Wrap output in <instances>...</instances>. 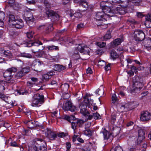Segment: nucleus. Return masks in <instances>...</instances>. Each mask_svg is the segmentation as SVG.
<instances>
[{"label": "nucleus", "instance_id": "obj_1", "mask_svg": "<svg viewBox=\"0 0 151 151\" xmlns=\"http://www.w3.org/2000/svg\"><path fill=\"white\" fill-rule=\"evenodd\" d=\"M133 84L131 90L132 93H138L141 90L144 89L145 82L142 78L139 76H136L133 79Z\"/></svg>", "mask_w": 151, "mask_h": 151}, {"label": "nucleus", "instance_id": "obj_2", "mask_svg": "<svg viewBox=\"0 0 151 151\" xmlns=\"http://www.w3.org/2000/svg\"><path fill=\"white\" fill-rule=\"evenodd\" d=\"M76 49L80 52L83 53L82 56L83 59L86 60L88 58L90 55V49L86 45L80 44L76 47Z\"/></svg>", "mask_w": 151, "mask_h": 151}, {"label": "nucleus", "instance_id": "obj_3", "mask_svg": "<svg viewBox=\"0 0 151 151\" xmlns=\"http://www.w3.org/2000/svg\"><path fill=\"white\" fill-rule=\"evenodd\" d=\"M44 102V98L43 95L39 93L35 94L33 97L31 105L33 106H40Z\"/></svg>", "mask_w": 151, "mask_h": 151}, {"label": "nucleus", "instance_id": "obj_4", "mask_svg": "<svg viewBox=\"0 0 151 151\" xmlns=\"http://www.w3.org/2000/svg\"><path fill=\"white\" fill-rule=\"evenodd\" d=\"M138 105V103L136 101L122 105L120 107V111L123 112L131 110L137 107Z\"/></svg>", "mask_w": 151, "mask_h": 151}, {"label": "nucleus", "instance_id": "obj_5", "mask_svg": "<svg viewBox=\"0 0 151 151\" xmlns=\"http://www.w3.org/2000/svg\"><path fill=\"white\" fill-rule=\"evenodd\" d=\"M63 108L65 111H70L71 112H74L76 110V107L73 105L70 101H67L63 104Z\"/></svg>", "mask_w": 151, "mask_h": 151}, {"label": "nucleus", "instance_id": "obj_6", "mask_svg": "<svg viewBox=\"0 0 151 151\" xmlns=\"http://www.w3.org/2000/svg\"><path fill=\"white\" fill-rule=\"evenodd\" d=\"M17 70V69L15 67H12L8 68L4 73L3 76L4 78H6V80L9 81L12 78V73L15 72Z\"/></svg>", "mask_w": 151, "mask_h": 151}, {"label": "nucleus", "instance_id": "obj_7", "mask_svg": "<svg viewBox=\"0 0 151 151\" xmlns=\"http://www.w3.org/2000/svg\"><path fill=\"white\" fill-rule=\"evenodd\" d=\"M134 37L136 41H142L144 40L145 34L142 31L137 30L134 32Z\"/></svg>", "mask_w": 151, "mask_h": 151}, {"label": "nucleus", "instance_id": "obj_8", "mask_svg": "<svg viewBox=\"0 0 151 151\" xmlns=\"http://www.w3.org/2000/svg\"><path fill=\"white\" fill-rule=\"evenodd\" d=\"M140 120L143 122L147 121L151 119L150 114L147 111H142L141 112Z\"/></svg>", "mask_w": 151, "mask_h": 151}, {"label": "nucleus", "instance_id": "obj_9", "mask_svg": "<svg viewBox=\"0 0 151 151\" xmlns=\"http://www.w3.org/2000/svg\"><path fill=\"white\" fill-rule=\"evenodd\" d=\"M105 9H104V12L109 17L113 16V13L110 8L112 5V4L109 2L106 1Z\"/></svg>", "mask_w": 151, "mask_h": 151}, {"label": "nucleus", "instance_id": "obj_10", "mask_svg": "<svg viewBox=\"0 0 151 151\" xmlns=\"http://www.w3.org/2000/svg\"><path fill=\"white\" fill-rule=\"evenodd\" d=\"M126 13L125 8L120 6L117 7L112 10V13H113V16L114 14H119L121 15L124 14Z\"/></svg>", "mask_w": 151, "mask_h": 151}, {"label": "nucleus", "instance_id": "obj_11", "mask_svg": "<svg viewBox=\"0 0 151 151\" xmlns=\"http://www.w3.org/2000/svg\"><path fill=\"white\" fill-rule=\"evenodd\" d=\"M46 14L48 17H51L52 20L54 19V20H53L54 21L57 20L59 19L58 14L51 10H49L46 11Z\"/></svg>", "mask_w": 151, "mask_h": 151}, {"label": "nucleus", "instance_id": "obj_12", "mask_svg": "<svg viewBox=\"0 0 151 151\" xmlns=\"http://www.w3.org/2000/svg\"><path fill=\"white\" fill-rule=\"evenodd\" d=\"M106 16H108L103 11L101 12H98L96 13V18L98 20H106L105 18Z\"/></svg>", "mask_w": 151, "mask_h": 151}, {"label": "nucleus", "instance_id": "obj_13", "mask_svg": "<svg viewBox=\"0 0 151 151\" xmlns=\"http://www.w3.org/2000/svg\"><path fill=\"white\" fill-rule=\"evenodd\" d=\"M87 105L84 102H81L79 105V108L80 109V113L84 116L88 115L89 112L87 110Z\"/></svg>", "mask_w": 151, "mask_h": 151}, {"label": "nucleus", "instance_id": "obj_14", "mask_svg": "<svg viewBox=\"0 0 151 151\" xmlns=\"http://www.w3.org/2000/svg\"><path fill=\"white\" fill-rule=\"evenodd\" d=\"M45 141L43 139L40 138H35L34 139V145L32 147L30 148H34V150H37V148L40 145H42V141Z\"/></svg>", "mask_w": 151, "mask_h": 151}, {"label": "nucleus", "instance_id": "obj_15", "mask_svg": "<svg viewBox=\"0 0 151 151\" xmlns=\"http://www.w3.org/2000/svg\"><path fill=\"white\" fill-rule=\"evenodd\" d=\"M42 145H40V146L37 148V150H35L34 148H29L28 151H46L47 149L46 144L45 141H43Z\"/></svg>", "mask_w": 151, "mask_h": 151}, {"label": "nucleus", "instance_id": "obj_16", "mask_svg": "<svg viewBox=\"0 0 151 151\" xmlns=\"http://www.w3.org/2000/svg\"><path fill=\"white\" fill-rule=\"evenodd\" d=\"M43 64V63L42 61H40L39 59H36L33 61L32 64V67L33 69H34V70L37 71V70L34 68H38L40 67V66Z\"/></svg>", "mask_w": 151, "mask_h": 151}, {"label": "nucleus", "instance_id": "obj_17", "mask_svg": "<svg viewBox=\"0 0 151 151\" xmlns=\"http://www.w3.org/2000/svg\"><path fill=\"white\" fill-rule=\"evenodd\" d=\"M25 20L27 23L29 24L30 23H33L34 18L32 14L30 12H27L25 17Z\"/></svg>", "mask_w": 151, "mask_h": 151}, {"label": "nucleus", "instance_id": "obj_18", "mask_svg": "<svg viewBox=\"0 0 151 151\" xmlns=\"http://www.w3.org/2000/svg\"><path fill=\"white\" fill-rule=\"evenodd\" d=\"M12 24L16 28L18 29L21 28L24 26V24L22 20H16L15 22L12 23Z\"/></svg>", "mask_w": 151, "mask_h": 151}, {"label": "nucleus", "instance_id": "obj_19", "mask_svg": "<svg viewBox=\"0 0 151 151\" xmlns=\"http://www.w3.org/2000/svg\"><path fill=\"white\" fill-rule=\"evenodd\" d=\"M47 134L48 137L51 140H54L57 137V134L55 132H52L50 130H47Z\"/></svg>", "mask_w": 151, "mask_h": 151}, {"label": "nucleus", "instance_id": "obj_20", "mask_svg": "<svg viewBox=\"0 0 151 151\" xmlns=\"http://www.w3.org/2000/svg\"><path fill=\"white\" fill-rule=\"evenodd\" d=\"M103 133L104 140H109V141H111L113 137L111 134L106 131L103 132Z\"/></svg>", "mask_w": 151, "mask_h": 151}, {"label": "nucleus", "instance_id": "obj_21", "mask_svg": "<svg viewBox=\"0 0 151 151\" xmlns=\"http://www.w3.org/2000/svg\"><path fill=\"white\" fill-rule=\"evenodd\" d=\"M144 46L148 50L151 49V39L145 40L144 41Z\"/></svg>", "mask_w": 151, "mask_h": 151}, {"label": "nucleus", "instance_id": "obj_22", "mask_svg": "<svg viewBox=\"0 0 151 151\" xmlns=\"http://www.w3.org/2000/svg\"><path fill=\"white\" fill-rule=\"evenodd\" d=\"M53 67L54 70L58 71H61L66 68L65 66L58 64L55 65Z\"/></svg>", "mask_w": 151, "mask_h": 151}, {"label": "nucleus", "instance_id": "obj_23", "mask_svg": "<svg viewBox=\"0 0 151 151\" xmlns=\"http://www.w3.org/2000/svg\"><path fill=\"white\" fill-rule=\"evenodd\" d=\"M138 139L139 141L143 140L144 138L145 134V132L144 130L139 129L138 130Z\"/></svg>", "mask_w": 151, "mask_h": 151}, {"label": "nucleus", "instance_id": "obj_24", "mask_svg": "<svg viewBox=\"0 0 151 151\" xmlns=\"http://www.w3.org/2000/svg\"><path fill=\"white\" fill-rule=\"evenodd\" d=\"M124 39L123 37L117 38L115 39L113 42V43L115 46H117L119 45L122 42L124 41Z\"/></svg>", "mask_w": 151, "mask_h": 151}, {"label": "nucleus", "instance_id": "obj_25", "mask_svg": "<svg viewBox=\"0 0 151 151\" xmlns=\"http://www.w3.org/2000/svg\"><path fill=\"white\" fill-rule=\"evenodd\" d=\"M111 31L110 30H108L106 34L103 36V40L106 41L111 37Z\"/></svg>", "mask_w": 151, "mask_h": 151}, {"label": "nucleus", "instance_id": "obj_26", "mask_svg": "<svg viewBox=\"0 0 151 151\" xmlns=\"http://www.w3.org/2000/svg\"><path fill=\"white\" fill-rule=\"evenodd\" d=\"M78 125L76 121L72 122L71 123V127L74 130V133L77 134L78 132Z\"/></svg>", "mask_w": 151, "mask_h": 151}, {"label": "nucleus", "instance_id": "obj_27", "mask_svg": "<svg viewBox=\"0 0 151 151\" xmlns=\"http://www.w3.org/2000/svg\"><path fill=\"white\" fill-rule=\"evenodd\" d=\"M110 54L111 57L113 60L116 59L119 57V54L114 50H112L111 51Z\"/></svg>", "mask_w": 151, "mask_h": 151}, {"label": "nucleus", "instance_id": "obj_28", "mask_svg": "<svg viewBox=\"0 0 151 151\" xmlns=\"http://www.w3.org/2000/svg\"><path fill=\"white\" fill-rule=\"evenodd\" d=\"M79 5L85 9H87L88 7V4L87 2L85 0H81L79 2ZM85 9H84L85 10Z\"/></svg>", "mask_w": 151, "mask_h": 151}, {"label": "nucleus", "instance_id": "obj_29", "mask_svg": "<svg viewBox=\"0 0 151 151\" xmlns=\"http://www.w3.org/2000/svg\"><path fill=\"white\" fill-rule=\"evenodd\" d=\"M35 122L32 121H28L26 122L28 128L30 129H32L35 127Z\"/></svg>", "mask_w": 151, "mask_h": 151}, {"label": "nucleus", "instance_id": "obj_30", "mask_svg": "<svg viewBox=\"0 0 151 151\" xmlns=\"http://www.w3.org/2000/svg\"><path fill=\"white\" fill-rule=\"evenodd\" d=\"M3 55L5 56V57H7L9 58H12L13 55L10 51L8 50H5L3 52Z\"/></svg>", "mask_w": 151, "mask_h": 151}, {"label": "nucleus", "instance_id": "obj_31", "mask_svg": "<svg viewBox=\"0 0 151 151\" xmlns=\"http://www.w3.org/2000/svg\"><path fill=\"white\" fill-rule=\"evenodd\" d=\"M25 74L21 70L17 73L15 75V77L17 79H19L23 76Z\"/></svg>", "mask_w": 151, "mask_h": 151}, {"label": "nucleus", "instance_id": "obj_32", "mask_svg": "<svg viewBox=\"0 0 151 151\" xmlns=\"http://www.w3.org/2000/svg\"><path fill=\"white\" fill-rule=\"evenodd\" d=\"M84 101L82 102H84V104L87 105L88 104L90 99H91L90 96L86 95L85 96L83 97Z\"/></svg>", "mask_w": 151, "mask_h": 151}, {"label": "nucleus", "instance_id": "obj_33", "mask_svg": "<svg viewBox=\"0 0 151 151\" xmlns=\"http://www.w3.org/2000/svg\"><path fill=\"white\" fill-rule=\"evenodd\" d=\"M69 86L68 84L65 83L61 86V88L63 91H66L68 90Z\"/></svg>", "mask_w": 151, "mask_h": 151}, {"label": "nucleus", "instance_id": "obj_34", "mask_svg": "<svg viewBox=\"0 0 151 151\" xmlns=\"http://www.w3.org/2000/svg\"><path fill=\"white\" fill-rule=\"evenodd\" d=\"M24 74L28 73L30 70V67L29 66H27L22 68L21 70Z\"/></svg>", "mask_w": 151, "mask_h": 151}, {"label": "nucleus", "instance_id": "obj_35", "mask_svg": "<svg viewBox=\"0 0 151 151\" xmlns=\"http://www.w3.org/2000/svg\"><path fill=\"white\" fill-rule=\"evenodd\" d=\"M17 20V19H16L15 18L14 16L13 15H10L9 16V23H14V22H15V21Z\"/></svg>", "mask_w": 151, "mask_h": 151}, {"label": "nucleus", "instance_id": "obj_36", "mask_svg": "<svg viewBox=\"0 0 151 151\" xmlns=\"http://www.w3.org/2000/svg\"><path fill=\"white\" fill-rule=\"evenodd\" d=\"M78 50L76 49V51L74 52L73 55V58L76 60H77L79 58L80 56L79 55Z\"/></svg>", "mask_w": 151, "mask_h": 151}, {"label": "nucleus", "instance_id": "obj_37", "mask_svg": "<svg viewBox=\"0 0 151 151\" xmlns=\"http://www.w3.org/2000/svg\"><path fill=\"white\" fill-rule=\"evenodd\" d=\"M48 50H59L58 47V46L52 45L48 46L47 47Z\"/></svg>", "mask_w": 151, "mask_h": 151}, {"label": "nucleus", "instance_id": "obj_38", "mask_svg": "<svg viewBox=\"0 0 151 151\" xmlns=\"http://www.w3.org/2000/svg\"><path fill=\"white\" fill-rule=\"evenodd\" d=\"M42 45V43L40 41H38L37 42H35L31 43V45L28 46L31 47L33 46H35L37 47L38 46L40 45Z\"/></svg>", "mask_w": 151, "mask_h": 151}, {"label": "nucleus", "instance_id": "obj_39", "mask_svg": "<svg viewBox=\"0 0 151 151\" xmlns=\"http://www.w3.org/2000/svg\"><path fill=\"white\" fill-rule=\"evenodd\" d=\"M129 0H126L125 1H122V3H120L122 4L121 6L126 8L129 5Z\"/></svg>", "mask_w": 151, "mask_h": 151}, {"label": "nucleus", "instance_id": "obj_40", "mask_svg": "<svg viewBox=\"0 0 151 151\" xmlns=\"http://www.w3.org/2000/svg\"><path fill=\"white\" fill-rule=\"evenodd\" d=\"M21 55L22 57L28 58H31L32 56V55L29 54L27 53L24 52L21 53Z\"/></svg>", "mask_w": 151, "mask_h": 151}, {"label": "nucleus", "instance_id": "obj_41", "mask_svg": "<svg viewBox=\"0 0 151 151\" xmlns=\"http://www.w3.org/2000/svg\"><path fill=\"white\" fill-rule=\"evenodd\" d=\"M53 25L51 24L46 28V31L47 32H49L53 30Z\"/></svg>", "mask_w": 151, "mask_h": 151}, {"label": "nucleus", "instance_id": "obj_42", "mask_svg": "<svg viewBox=\"0 0 151 151\" xmlns=\"http://www.w3.org/2000/svg\"><path fill=\"white\" fill-rule=\"evenodd\" d=\"M84 133L86 135L90 136L92 135V132L90 129H87L84 131Z\"/></svg>", "mask_w": 151, "mask_h": 151}, {"label": "nucleus", "instance_id": "obj_43", "mask_svg": "<svg viewBox=\"0 0 151 151\" xmlns=\"http://www.w3.org/2000/svg\"><path fill=\"white\" fill-rule=\"evenodd\" d=\"M0 98L5 102H6V100L8 99V97L5 95L3 93H2L0 92Z\"/></svg>", "mask_w": 151, "mask_h": 151}, {"label": "nucleus", "instance_id": "obj_44", "mask_svg": "<svg viewBox=\"0 0 151 151\" xmlns=\"http://www.w3.org/2000/svg\"><path fill=\"white\" fill-rule=\"evenodd\" d=\"M76 122L79 127H81L84 122L83 120L80 119L77 120Z\"/></svg>", "mask_w": 151, "mask_h": 151}, {"label": "nucleus", "instance_id": "obj_45", "mask_svg": "<svg viewBox=\"0 0 151 151\" xmlns=\"http://www.w3.org/2000/svg\"><path fill=\"white\" fill-rule=\"evenodd\" d=\"M106 1H102L100 3V6L102 11H104V9H105Z\"/></svg>", "mask_w": 151, "mask_h": 151}, {"label": "nucleus", "instance_id": "obj_46", "mask_svg": "<svg viewBox=\"0 0 151 151\" xmlns=\"http://www.w3.org/2000/svg\"><path fill=\"white\" fill-rule=\"evenodd\" d=\"M94 118L95 119H97L101 118V116L98 113H93V114Z\"/></svg>", "mask_w": 151, "mask_h": 151}, {"label": "nucleus", "instance_id": "obj_47", "mask_svg": "<svg viewBox=\"0 0 151 151\" xmlns=\"http://www.w3.org/2000/svg\"><path fill=\"white\" fill-rule=\"evenodd\" d=\"M97 45L100 47H103L106 45V43L104 42H98L96 43Z\"/></svg>", "mask_w": 151, "mask_h": 151}, {"label": "nucleus", "instance_id": "obj_48", "mask_svg": "<svg viewBox=\"0 0 151 151\" xmlns=\"http://www.w3.org/2000/svg\"><path fill=\"white\" fill-rule=\"evenodd\" d=\"M34 32L32 31L27 32V37L29 38H31L33 37Z\"/></svg>", "mask_w": 151, "mask_h": 151}, {"label": "nucleus", "instance_id": "obj_49", "mask_svg": "<svg viewBox=\"0 0 151 151\" xmlns=\"http://www.w3.org/2000/svg\"><path fill=\"white\" fill-rule=\"evenodd\" d=\"M116 95L115 94H113L112 95V103H114L117 101Z\"/></svg>", "mask_w": 151, "mask_h": 151}, {"label": "nucleus", "instance_id": "obj_50", "mask_svg": "<svg viewBox=\"0 0 151 151\" xmlns=\"http://www.w3.org/2000/svg\"><path fill=\"white\" fill-rule=\"evenodd\" d=\"M145 19L147 21L151 22V14H148L146 15Z\"/></svg>", "mask_w": 151, "mask_h": 151}, {"label": "nucleus", "instance_id": "obj_51", "mask_svg": "<svg viewBox=\"0 0 151 151\" xmlns=\"http://www.w3.org/2000/svg\"><path fill=\"white\" fill-rule=\"evenodd\" d=\"M73 16L79 18L82 17V14L80 12H76L73 14Z\"/></svg>", "mask_w": 151, "mask_h": 151}, {"label": "nucleus", "instance_id": "obj_52", "mask_svg": "<svg viewBox=\"0 0 151 151\" xmlns=\"http://www.w3.org/2000/svg\"><path fill=\"white\" fill-rule=\"evenodd\" d=\"M120 129L118 128H116L114 129L113 132V133L114 134H115V135H117L119 133Z\"/></svg>", "mask_w": 151, "mask_h": 151}, {"label": "nucleus", "instance_id": "obj_53", "mask_svg": "<svg viewBox=\"0 0 151 151\" xmlns=\"http://www.w3.org/2000/svg\"><path fill=\"white\" fill-rule=\"evenodd\" d=\"M106 65L105 62L102 60H99L98 63V65L99 66H102Z\"/></svg>", "mask_w": 151, "mask_h": 151}, {"label": "nucleus", "instance_id": "obj_54", "mask_svg": "<svg viewBox=\"0 0 151 151\" xmlns=\"http://www.w3.org/2000/svg\"><path fill=\"white\" fill-rule=\"evenodd\" d=\"M95 93L96 94H98L99 95H101L102 94L104 93V91L103 90H101L99 88H98L96 91Z\"/></svg>", "mask_w": 151, "mask_h": 151}, {"label": "nucleus", "instance_id": "obj_55", "mask_svg": "<svg viewBox=\"0 0 151 151\" xmlns=\"http://www.w3.org/2000/svg\"><path fill=\"white\" fill-rule=\"evenodd\" d=\"M4 13L2 11H0V20H3L5 17Z\"/></svg>", "mask_w": 151, "mask_h": 151}, {"label": "nucleus", "instance_id": "obj_56", "mask_svg": "<svg viewBox=\"0 0 151 151\" xmlns=\"http://www.w3.org/2000/svg\"><path fill=\"white\" fill-rule=\"evenodd\" d=\"M10 6H12L13 7H14V6L16 5L14 4V0H9L8 2Z\"/></svg>", "mask_w": 151, "mask_h": 151}, {"label": "nucleus", "instance_id": "obj_57", "mask_svg": "<svg viewBox=\"0 0 151 151\" xmlns=\"http://www.w3.org/2000/svg\"><path fill=\"white\" fill-rule=\"evenodd\" d=\"M110 151H123V150L121 147L117 146L115 147L114 150H112Z\"/></svg>", "mask_w": 151, "mask_h": 151}, {"label": "nucleus", "instance_id": "obj_58", "mask_svg": "<svg viewBox=\"0 0 151 151\" xmlns=\"http://www.w3.org/2000/svg\"><path fill=\"white\" fill-rule=\"evenodd\" d=\"M78 134H74L73 136V142H75V141H76V139L79 136L80 134L79 132L78 133Z\"/></svg>", "mask_w": 151, "mask_h": 151}, {"label": "nucleus", "instance_id": "obj_59", "mask_svg": "<svg viewBox=\"0 0 151 151\" xmlns=\"http://www.w3.org/2000/svg\"><path fill=\"white\" fill-rule=\"evenodd\" d=\"M43 78L46 81L48 80L50 78L49 77L48 74H44L43 76Z\"/></svg>", "mask_w": 151, "mask_h": 151}, {"label": "nucleus", "instance_id": "obj_60", "mask_svg": "<svg viewBox=\"0 0 151 151\" xmlns=\"http://www.w3.org/2000/svg\"><path fill=\"white\" fill-rule=\"evenodd\" d=\"M66 147L67 148L66 151H68L71 147V144L70 142H67L66 143Z\"/></svg>", "mask_w": 151, "mask_h": 151}, {"label": "nucleus", "instance_id": "obj_61", "mask_svg": "<svg viewBox=\"0 0 151 151\" xmlns=\"http://www.w3.org/2000/svg\"><path fill=\"white\" fill-rule=\"evenodd\" d=\"M130 68L134 72H135V71L137 70H139V68L138 67L137 68L134 65L131 66L130 67Z\"/></svg>", "mask_w": 151, "mask_h": 151}, {"label": "nucleus", "instance_id": "obj_62", "mask_svg": "<svg viewBox=\"0 0 151 151\" xmlns=\"http://www.w3.org/2000/svg\"><path fill=\"white\" fill-rule=\"evenodd\" d=\"M66 133H65L63 132H62L58 133L57 135L59 137L62 138L65 137L66 136Z\"/></svg>", "mask_w": 151, "mask_h": 151}, {"label": "nucleus", "instance_id": "obj_63", "mask_svg": "<svg viewBox=\"0 0 151 151\" xmlns=\"http://www.w3.org/2000/svg\"><path fill=\"white\" fill-rule=\"evenodd\" d=\"M42 1L45 5L47 7H49V6H50V3L47 1V0H42Z\"/></svg>", "mask_w": 151, "mask_h": 151}, {"label": "nucleus", "instance_id": "obj_64", "mask_svg": "<svg viewBox=\"0 0 151 151\" xmlns=\"http://www.w3.org/2000/svg\"><path fill=\"white\" fill-rule=\"evenodd\" d=\"M110 64H108L105 67V70L106 71H107L110 69Z\"/></svg>", "mask_w": 151, "mask_h": 151}]
</instances>
